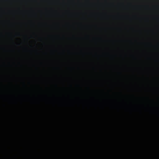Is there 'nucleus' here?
<instances>
[{
  "label": "nucleus",
  "instance_id": "obj_1",
  "mask_svg": "<svg viewBox=\"0 0 159 159\" xmlns=\"http://www.w3.org/2000/svg\"><path fill=\"white\" fill-rule=\"evenodd\" d=\"M101 108H103V107H101Z\"/></svg>",
  "mask_w": 159,
  "mask_h": 159
},
{
  "label": "nucleus",
  "instance_id": "obj_2",
  "mask_svg": "<svg viewBox=\"0 0 159 159\" xmlns=\"http://www.w3.org/2000/svg\"><path fill=\"white\" fill-rule=\"evenodd\" d=\"M96 108H97V107H96Z\"/></svg>",
  "mask_w": 159,
  "mask_h": 159
}]
</instances>
